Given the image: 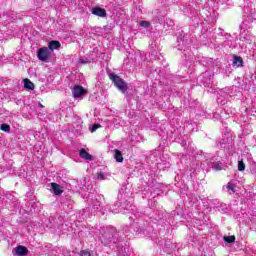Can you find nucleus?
Returning a JSON list of instances; mask_svg holds the SVG:
<instances>
[{"label":"nucleus","mask_w":256,"mask_h":256,"mask_svg":"<svg viewBox=\"0 0 256 256\" xmlns=\"http://www.w3.org/2000/svg\"><path fill=\"white\" fill-rule=\"evenodd\" d=\"M237 89H239L237 86H232L230 88L220 90L218 93L217 103H219V105H227V101H231V99L235 97Z\"/></svg>","instance_id":"2"},{"label":"nucleus","mask_w":256,"mask_h":256,"mask_svg":"<svg viewBox=\"0 0 256 256\" xmlns=\"http://www.w3.org/2000/svg\"><path fill=\"white\" fill-rule=\"evenodd\" d=\"M1 131H4L5 133H9L11 131V126L8 124H2L0 126Z\"/></svg>","instance_id":"27"},{"label":"nucleus","mask_w":256,"mask_h":256,"mask_svg":"<svg viewBox=\"0 0 256 256\" xmlns=\"http://www.w3.org/2000/svg\"><path fill=\"white\" fill-rule=\"evenodd\" d=\"M72 95L74 99H79V97H83V95H87V90L83 88L81 85H75L72 90Z\"/></svg>","instance_id":"11"},{"label":"nucleus","mask_w":256,"mask_h":256,"mask_svg":"<svg viewBox=\"0 0 256 256\" xmlns=\"http://www.w3.org/2000/svg\"><path fill=\"white\" fill-rule=\"evenodd\" d=\"M232 65L233 67H243V58H241V56L234 55Z\"/></svg>","instance_id":"17"},{"label":"nucleus","mask_w":256,"mask_h":256,"mask_svg":"<svg viewBox=\"0 0 256 256\" xmlns=\"http://www.w3.org/2000/svg\"><path fill=\"white\" fill-rule=\"evenodd\" d=\"M79 155L81 159H84V161H93V156L89 154L84 148L79 150Z\"/></svg>","instance_id":"13"},{"label":"nucleus","mask_w":256,"mask_h":256,"mask_svg":"<svg viewBox=\"0 0 256 256\" xmlns=\"http://www.w3.org/2000/svg\"><path fill=\"white\" fill-rule=\"evenodd\" d=\"M245 22L240 25V41H247L249 39V35L245 33Z\"/></svg>","instance_id":"19"},{"label":"nucleus","mask_w":256,"mask_h":256,"mask_svg":"<svg viewBox=\"0 0 256 256\" xmlns=\"http://www.w3.org/2000/svg\"><path fill=\"white\" fill-rule=\"evenodd\" d=\"M130 231H133L136 235H149L151 226L149 224H145L143 220H137L130 225Z\"/></svg>","instance_id":"3"},{"label":"nucleus","mask_w":256,"mask_h":256,"mask_svg":"<svg viewBox=\"0 0 256 256\" xmlns=\"http://www.w3.org/2000/svg\"><path fill=\"white\" fill-rule=\"evenodd\" d=\"M14 253L16 256H25L29 253V250L25 246H18L14 249Z\"/></svg>","instance_id":"14"},{"label":"nucleus","mask_w":256,"mask_h":256,"mask_svg":"<svg viewBox=\"0 0 256 256\" xmlns=\"http://www.w3.org/2000/svg\"><path fill=\"white\" fill-rule=\"evenodd\" d=\"M101 211H102L103 215L107 214V208H105V206H103L101 208Z\"/></svg>","instance_id":"35"},{"label":"nucleus","mask_w":256,"mask_h":256,"mask_svg":"<svg viewBox=\"0 0 256 256\" xmlns=\"http://www.w3.org/2000/svg\"><path fill=\"white\" fill-rule=\"evenodd\" d=\"M39 61H47L51 57V49L47 47L40 48L37 53Z\"/></svg>","instance_id":"10"},{"label":"nucleus","mask_w":256,"mask_h":256,"mask_svg":"<svg viewBox=\"0 0 256 256\" xmlns=\"http://www.w3.org/2000/svg\"><path fill=\"white\" fill-rule=\"evenodd\" d=\"M130 137H131L130 140L133 141V136H130Z\"/></svg>","instance_id":"39"},{"label":"nucleus","mask_w":256,"mask_h":256,"mask_svg":"<svg viewBox=\"0 0 256 256\" xmlns=\"http://www.w3.org/2000/svg\"><path fill=\"white\" fill-rule=\"evenodd\" d=\"M211 163H212V167L215 169V171H221V169H223V166L221 165V163H219L218 158L213 157L211 159Z\"/></svg>","instance_id":"20"},{"label":"nucleus","mask_w":256,"mask_h":256,"mask_svg":"<svg viewBox=\"0 0 256 256\" xmlns=\"http://www.w3.org/2000/svg\"><path fill=\"white\" fill-rule=\"evenodd\" d=\"M51 188L54 195H61L63 193V187L57 183H51Z\"/></svg>","instance_id":"18"},{"label":"nucleus","mask_w":256,"mask_h":256,"mask_svg":"<svg viewBox=\"0 0 256 256\" xmlns=\"http://www.w3.org/2000/svg\"><path fill=\"white\" fill-rule=\"evenodd\" d=\"M61 47V43L59 41H50L48 44V49H50L51 53L55 51V49H59Z\"/></svg>","instance_id":"21"},{"label":"nucleus","mask_w":256,"mask_h":256,"mask_svg":"<svg viewBox=\"0 0 256 256\" xmlns=\"http://www.w3.org/2000/svg\"><path fill=\"white\" fill-rule=\"evenodd\" d=\"M108 77L112 83H114L115 87L121 91V93H127V84L121 77H119L117 74L113 72L108 73Z\"/></svg>","instance_id":"5"},{"label":"nucleus","mask_w":256,"mask_h":256,"mask_svg":"<svg viewBox=\"0 0 256 256\" xmlns=\"http://www.w3.org/2000/svg\"><path fill=\"white\" fill-rule=\"evenodd\" d=\"M92 14L96 15L97 17H107V12L103 8H92Z\"/></svg>","instance_id":"15"},{"label":"nucleus","mask_w":256,"mask_h":256,"mask_svg":"<svg viewBox=\"0 0 256 256\" xmlns=\"http://www.w3.org/2000/svg\"><path fill=\"white\" fill-rule=\"evenodd\" d=\"M150 47L152 48L150 55H161V53H159V51H157V49H155V47H157V43H152L150 44Z\"/></svg>","instance_id":"26"},{"label":"nucleus","mask_w":256,"mask_h":256,"mask_svg":"<svg viewBox=\"0 0 256 256\" xmlns=\"http://www.w3.org/2000/svg\"><path fill=\"white\" fill-rule=\"evenodd\" d=\"M244 169H245V163L242 160H240L238 162V171H243Z\"/></svg>","instance_id":"30"},{"label":"nucleus","mask_w":256,"mask_h":256,"mask_svg":"<svg viewBox=\"0 0 256 256\" xmlns=\"http://www.w3.org/2000/svg\"><path fill=\"white\" fill-rule=\"evenodd\" d=\"M233 143V141L231 140V138L227 137L222 139L218 145L221 147V149H228L229 146Z\"/></svg>","instance_id":"16"},{"label":"nucleus","mask_w":256,"mask_h":256,"mask_svg":"<svg viewBox=\"0 0 256 256\" xmlns=\"http://www.w3.org/2000/svg\"><path fill=\"white\" fill-rule=\"evenodd\" d=\"M248 159H251V154H248Z\"/></svg>","instance_id":"38"},{"label":"nucleus","mask_w":256,"mask_h":256,"mask_svg":"<svg viewBox=\"0 0 256 256\" xmlns=\"http://www.w3.org/2000/svg\"><path fill=\"white\" fill-rule=\"evenodd\" d=\"M79 256H91V253H89L87 251H81Z\"/></svg>","instance_id":"34"},{"label":"nucleus","mask_w":256,"mask_h":256,"mask_svg":"<svg viewBox=\"0 0 256 256\" xmlns=\"http://www.w3.org/2000/svg\"><path fill=\"white\" fill-rule=\"evenodd\" d=\"M224 241L226 243H235V236H224Z\"/></svg>","instance_id":"28"},{"label":"nucleus","mask_w":256,"mask_h":256,"mask_svg":"<svg viewBox=\"0 0 256 256\" xmlns=\"http://www.w3.org/2000/svg\"><path fill=\"white\" fill-rule=\"evenodd\" d=\"M213 77H214L213 72L206 71L202 74V76H200L199 80H200V83L204 85V87H209V85L213 83Z\"/></svg>","instance_id":"8"},{"label":"nucleus","mask_w":256,"mask_h":256,"mask_svg":"<svg viewBox=\"0 0 256 256\" xmlns=\"http://www.w3.org/2000/svg\"><path fill=\"white\" fill-rule=\"evenodd\" d=\"M88 205L89 209L95 213V211H99L101 209V205H103V197L93 193H88Z\"/></svg>","instance_id":"4"},{"label":"nucleus","mask_w":256,"mask_h":256,"mask_svg":"<svg viewBox=\"0 0 256 256\" xmlns=\"http://www.w3.org/2000/svg\"><path fill=\"white\" fill-rule=\"evenodd\" d=\"M39 107H43V104H41V102H39Z\"/></svg>","instance_id":"37"},{"label":"nucleus","mask_w":256,"mask_h":256,"mask_svg":"<svg viewBox=\"0 0 256 256\" xmlns=\"http://www.w3.org/2000/svg\"><path fill=\"white\" fill-rule=\"evenodd\" d=\"M118 249V256H132L133 255V249L129 247V245L125 244L123 246V243L120 242L117 246Z\"/></svg>","instance_id":"9"},{"label":"nucleus","mask_w":256,"mask_h":256,"mask_svg":"<svg viewBox=\"0 0 256 256\" xmlns=\"http://www.w3.org/2000/svg\"><path fill=\"white\" fill-rule=\"evenodd\" d=\"M118 199L120 200L119 205L121 208L119 209L113 208L110 211L114 214L119 213L121 209H126L127 211H129V203H127V194H125V191H123V189H121Z\"/></svg>","instance_id":"6"},{"label":"nucleus","mask_w":256,"mask_h":256,"mask_svg":"<svg viewBox=\"0 0 256 256\" xmlns=\"http://www.w3.org/2000/svg\"><path fill=\"white\" fill-rule=\"evenodd\" d=\"M151 24L148 21H141L140 22V27H144V29H149Z\"/></svg>","instance_id":"29"},{"label":"nucleus","mask_w":256,"mask_h":256,"mask_svg":"<svg viewBox=\"0 0 256 256\" xmlns=\"http://www.w3.org/2000/svg\"><path fill=\"white\" fill-rule=\"evenodd\" d=\"M224 47H233V42L230 39L225 40Z\"/></svg>","instance_id":"31"},{"label":"nucleus","mask_w":256,"mask_h":256,"mask_svg":"<svg viewBox=\"0 0 256 256\" xmlns=\"http://www.w3.org/2000/svg\"><path fill=\"white\" fill-rule=\"evenodd\" d=\"M78 62L82 65H87V63H93V57L80 58Z\"/></svg>","instance_id":"24"},{"label":"nucleus","mask_w":256,"mask_h":256,"mask_svg":"<svg viewBox=\"0 0 256 256\" xmlns=\"http://www.w3.org/2000/svg\"><path fill=\"white\" fill-rule=\"evenodd\" d=\"M84 199H87V201H89V194H86V196H84Z\"/></svg>","instance_id":"36"},{"label":"nucleus","mask_w":256,"mask_h":256,"mask_svg":"<svg viewBox=\"0 0 256 256\" xmlns=\"http://www.w3.org/2000/svg\"><path fill=\"white\" fill-rule=\"evenodd\" d=\"M176 48L178 49V51H187V41L184 37L180 36L177 38Z\"/></svg>","instance_id":"12"},{"label":"nucleus","mask_w":256,"mask_h":256,"mask_svg":"<svg viewBox=\"0 0 256 256\" xmlns=\"http://www.w3.org/2000/svg\"><path fill=\"white\" fill-rule=\"evenodd\" d=\"M100 127L101 126L99 124H94L90 129L91 133H95V131H97V129H100Z\"/></svg>","instance_id":"32"},{"label":"nucleus","mask_w":256,"mask_h":256,"mask_svg":"<svg viewBox=\"0 0 256 256\" xmlns=\"http://www.w3.org/2000/svg\"><path fill=\"white\" fill-rule=\"evenodd\" d=\"M24 88L29 89L30 91H33V89H35V84H33L31 80L26 78L24 79Z\"/></svg>","instance_id":"23"},{"label":"nucleus","mask_w":256,"mask_h":256,"mask_svg":"<svg viewBox=\"0 0 256 256\" xmlns=\"http://www.w3.org/2000/svg\"><path fill=\"white\" fill-rule=\"evenodd\" d=\"M102 234L99 236L101 243L104 245H109V243H117L119 239L117 238V234H115V228L113 226H105L102 228Z\"/></svg>","instance_id":"1"},{"label":"nucleus","mask_w":256,"mask_h":256,"mask_svg":"<svg viewBox=\"0 0 256 256\" xmlns=\"http://www.w3.org/2000/svg\"><path fill=\"white\" fill-rule=\"evenodd\" d=\"M113 157L117 163H123V154L119 150L113 151Z\"/></svg>","instance_id":"22"},{"label":"nucleus","mask_w":256,"mask_h":256,"mask_svg":"<svg viewBox=\"0 0 256 256\" xmlns=\"http://www.w3.org/2000/svg\"><path fill=\"white\" fill-rule=\"evenodd\" d=\"M226 189L230 195H233V193H235V184L229 182L226 186Z\"/></svg>","instance_id":"25"},{"label":"nucleus","mask_w":256,"mask_h":256,"mask_svg":"<svg viewBox=\"0 0 256 256\" xmlns=\"http://www.w3.org/2000/svg\"><path fill=\"white\" fill-rule=\"evenodd\" d=\"M98 179H99L100 181H105V174L99 173V174H98Z\"/></svg>","instance_id":"33"},{"label":"nucleus","mask_w":256,"mask_h":256,"mask_svg":"<svg viewBox=\"0 0 256 256\" xmlns=\"http://www.w3.org/2000/svg\"><path fill=\"white\" fill-rule=\"evenodd\" d=\"M234 111L235 110H231L229 108H224L220 114L218 112H216L214 114V118L223 123V121H225V119H229V117H231V115L234 113Z\"/></svg>","instance_id":"7"}]
</instances>
